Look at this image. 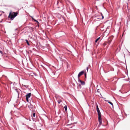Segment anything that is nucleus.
Masks as SVG:
<instances>
[{"instance_id": "nucleus-16", "label": "nucleus", "mask_w": 130, "mask_h": 130, "mask_svg": "<svg viewBox=\"0 0 130 130\" xmlns=\"http://www.w3.org/2000/svg\"><path fill=\"white\" fill-rule=\"evenodd\" d=\"M33 117H35V113H33Z\"/></svg>"}, {"instance_id": "nucleus-24", "label": "nucleus", "mask_w": 130, "mask_h": 130, "mask_svg": "<svg viewBox=\"0 0 130 130\" xmlns=\"http://www.w3.org/2000/svg\"><path fill=\"white\" fill-rule=\"evenodd\" d=\"M34 20L36 22H38L36 20L34 19Z\"/></svg>"}, {"instance_id": "nucleus-12", "label": "nucleus", "mask_w": 130, "mask_h": 130, "mask_svg": "<svg viewBox=\"0 0 130 130\" xmlns=\"http://www.w3.org/2000/svg\"><path fill=\"white\" fill-rule=\"evenodd\" d=\"M100 38V37H99L98 38L96 39L95 41V42L96 43L97 42L98 40Z\"/></svg>"}, {"instance_id": "nucleus-9", "label": "nucleus", "mask_w": 130, "mask_h": 130, "mask_svg": "<svg viewBox=\"0 0 130 130\" xmlns=\"http://www.w3.org/2000/svg\"><path fill=\"white\" fill-rule=\"evenodd\" d=\"M25 41H26V43H27V44H28V45H30V44H29V43L28 42V40L27 39H26L25 40Z\"/></svg>"}, {"instance_id": "nucleus-1", "label": "nucleus", "mask_w": 130, "mask_h": 130, "mask_svg": "<svg viewBox=\"0 0 130 130\" xmlns=\"http://www.w3.org/2000/svg\"><path fill=\"white\" fill-rule=\"evenodd\" d=\"M96 107L97 111L98 112V115L99 116L98 120L99 122V125H100L102 124L101 114L98 108L97 104H96Z\"/></svg>"}, {"instance_id": "nucleus-7", "label": "nucleus", "mask_w": 130, "mask_h": 130, "mask_svg": "<svg viewBox=\"0 0 130 130\" xmlns=\"http://www.w3.org/2000/svg\"><path fill=\"white\" fill-rule=\"evenodd\" d=\"M79 83H80L81 84L84 85H85V82L84 81L82 80H79Z\"/></svg>"}, {"instance_id": "nucleus-19", "label": "nucleus", "mask_w": 130, "mask_h": 130, "mask_svg": "<svg viewBox=\"0 0 130 130\" xmlns=\"http://www.w3.org/2000/svg\"><path fill=\"white\" fill-rule=\"evenodd\" d=\"M0 53L2 54H3L2 52L0 50Z\"/></svg>"}, {"instance_id": "nucleus-15", "label": "nucleus", "mask_w": 130, "mask_h": 130, "mask_svg": "<svg viewBox=\"0 0 130 130\" xmlns=\"http://www.w3.org/2000/svg\"><path fill=\"white\" fill-rule=\"evenodd\" d=\"M61 102V101L60 100H58V104H59L60 102Z\"/></svg>"}, {"instance_id": "nucleus-21", "label": "nucleus", "mask_w": 130, "mask_h": 130, "mask_svg": "<svg viewBox=\"0 0 130 130\" xmlns=\"http://www.w3.org/2000/svg\"><path fill=\"white\" fill-rule=\"evenodd\" d=\"M97 92H99V89H98L97 90Z\"/></svg>"}, {"instance_id": "nucleus-27", "label": "nucleus", "mask_w": 130, "mask_h": 130, "mask_svg": "<svg viewBox=\"0 0 130 130\" xmlns=\"http://www.w3.org/2000/svg\"><path fill=\"white\" fill-rule=\"evenodd\" d=\"M129 12L130 13V11H129Z\"/></svg>"}, {"instance_id": "nucleus-17", "label": "nucleus", "mask_w": 130, "mask_h": 130, "mask_svg": "<svg viewBox=\"0 0 130 130\" xmlns=\"http://www.w3.org/2000/svg\"><path fill=\"white\" fill-rule=\"evenodd\" d=\"M101 16H102V19H103L104 18V16L103 15V14L102 13H101Z\"/></svg>"}, {"instance_id": "nucleus-26", "label": "nucleus", "mask_w": 130, "mask_h": 130, "mask_svg": "<svg viewBox=\"0 0 130 130\" xmlns=\"http://www.w3.org/2000/svg\"><path fill=\"white\" fill-rule=\"evenodd\" d=\"M17 29H15V30H17Z\"/></svg>"}, {"instance_id": "nucleus-25", "label": "nucleus", "mask_w": 130, "mask_h": 130, "mask_svg": "<svg viewBox=\"0 0 130 130\" xmlns=\"http://www.w3.org/2000/svg\"><path fill=\"white\" fill-rule=\"evenodd\" d=\"M72 126H71V127H70V128H72Z\"/></svg>"}, {"instance_id": "nucleus-23", "label": "nucleus", "mask_w": 130, "mask_h": 130, "mask_svg": "<svg viewBox=\"0 0 130 130\" xmlns=\"http://www.w3.org/2000/svg\"><path fill=\"white\" fill-rule=\"evenodd\" d=\"M86 69H87V71H88V67H87L86 68Z\"/></svg>"}, {"instance_id": "nucleus-4", "label": "nucleus", "mask_w": 130, "mask_h": 130, "mask_svg": "<svg viewBox=\"0 0 130 130\" xmlns=\"http://www.w3.org/2000/svg\"><path fill=\"white\" fill-rule=\"evenodd\" d=\"M84 73V71H82L80 72L78 74V77H79L80 76L83 74Z\"/></svg>"}, {"instance_id": "nucleus-3", "label": "nucleus", "mask_w": 130, "mask_h": 130, "mask_svg": "<svg viewBox=\"0 0 130 130\" xmlns=\"http://www.w3.org/2000/svg\"><path fill=\"white\" fill-rule=\"evenodd\" d=\"M28 107L31 111H32L33 110V107L32 105L30 104V105L28 106Z\"/></svg>"}, {"instance_id": "nucleus-6", "label": "nucleus", "mask_w": 130, "mask_h": 130, "mask_svg": "<svg viewBox=\"0 0 130 130\" xmlns=\"http://www.w3.org/2000/svg\"><path fill=\"white\" fill-rule=\"evenodd\" d=\"M31 95V93H27L26 95V98H29L30 97Z\"/></svg>"}, {"instance_id": "nucleus-14", "label": "nucleus", "mask_w": 130, "mask_h": 130, "mask_svg": "<svg viewBox=\"0 0 130 130\" xmlns=\"http://www.w3.org/2000/svg\"><path fill=\"white\" fill-rule=\"evenodd\" d=\"M78 82L79 83V81L81 80H80L79 77H78Z\"/></svg>"}, {"instance_id": "nucleus-5", "label": "nucleus", "mask_w": 130, "mask_h": 130, "mask_svg": "<svg viewBox=\"0 0 130 130\" xmlns=\"http://www.w3.org/2000/svg\"><path fill=\"white\" fill-rule=\"evenodd\" d=\"M12 14H13V15L14 16V18H15V17H16L17 15L18 14V13L17 12H13Z\"/></svg>"}, {"instance_id": "nucleus-8", "label": "nucleus", "mask_w": 130, "mask_h": 130, "mask_svg": "<svg viewBox=\"0 0 130 130\" xmlns=\"http://www.w3.org/2000/svg\"><path fill=\"white\" fill-rule=\"evenodd\" d=\"M112 39L111 38V37H110L109 38L108 41V43L109 44L110 43V42L112 41Z\"/></svg>"}, {"instance_id": "nucleus-2", "label": "nucleus", "mask_w": 130, "mask_h": 130, "mask_svg": "<svg viewBox=\"0 0 130 130\" xmlns=\"http://www.w3.org/2000/svg\"><path fill=\"white\" fill-rule=\"evenodd\" d=\"M8 18L10 19V20H13L14 18L13 14L11 13V12H10L9 13Z\"/></svg>"}, {"instance_id": "nucleus-10", "label": "nucleus", "mask_w": 130, "mask_h": 130, "mask_svg": "<svg viewBox=\"0 0 130 130\" xmlns=\"http://www.w3.org/2000/svg\"><path fill=\"white\" fill-rule=\"evenodd\" d=\"M108 102V103H109L110 104H111L112 107L113 106V104L112 102L110 101Z\"/></svg>"}, {"instance_id": "nucleus-18", "label": "nucleus", "mask_w": 130, "mask_h": 130, "mask_svg": "<svg viewBox=\"0 0 130 130\" xmlns=\"http://www.w3.org/2000/svg\"><path fill=\"white\" fill-rule=\"evenodd\" d=\"M28 98H26V101L27 102L28 101Z\"/></svg>"}, {"instance_id": "nucleus-13", "label": "nucleus", "mask_w": 130, "mask_h": 130, "mask_svg": "<svg viewBox=\"0 0 130 130\" xmlns=\"http://www.w3.org/2000/svg\"><path fill=\"white\" fill-rule=\"evenodd\" d=\"M73 124L72 123L70 124H67L68 126H71V125H73Z\"/></svg>"}, {"instance_id": "nucleus-22", "label": "nucleus", "mask_w": 130, "mask_h": 130, "mask_svg": "<svg viewBox=\"0 0 130 130\" xmlns=\"http://www.w3.org/2000/svg\"><path fill=\"white\" fill-rule=\"evenodd\" d=\"M85 78H86V73H85Z\"/></svg>"}, {"instance_id": "nucleus-11", "label": "nucleus", "mask_w": 130, "mask_h": 130, "mask_svg": "<svg viewBox=\"0 0 130 130\" xmlns=\"http://www.w3.org/2000/svg\"><path fill=\"white\" fill-rule=\"evenodd\" d=\"M64 108L65 109V110L66 111H67V106L65 105L64 106Z\"/></svg>"}, {"instance_id": "nucleus-20", "label": "nucleus", "mask_w": 130, "mask_h": 130, "mask_svg": "<svg viewBox=\"0 0 130 130\" xmlns=\"http://www.w3.org/2000/svg\"><path fill=\"white\" fill-rule=\"evenodd\" d=\"M106 44L105 43H104V44H103V45L104 46H105L106 45Z\"/></svg>"}]
</instances>
